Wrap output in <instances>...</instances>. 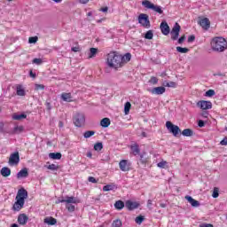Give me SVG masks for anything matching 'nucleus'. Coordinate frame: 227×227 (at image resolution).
Here are the masks:
<instances>
[{
  "label": "nucleus",
  "instance_id": "nucleus-1",
  "mask_svg": "<svg viewBox=\"0 0 227 227\" xmlns=\"http://www.w3.org/2000/svg\"><path fill=\"white\" fill-rule=\"evenodd\" d=\"M107 65L110 68H120L123 67V58L116 51H112L107 55Z\"/></svg>",
  "mask_w": 227,
  "mask_h": 227
},
{
  "label": "nucleus",
  "instance_id": "nucleus-2",
  "mask_svg": "<svg viewBox=\"0 0 227 227\" xmlns=\"http://www.w3.org/2000/svg\"><path fill=\"white\" fill-rule=\"evenodd\" d=\"M212 50L215 52H224L227 49V42L224 37H215L211 42Z\"/></svg>",
  "mask_w": 227,
  "mask_h": 227
},
{
  "label": "nucleus",
  "instance_id": "nucleus-3",
  "mask_svg": "<svg viewBox=\"0 0 227 227\" xmlns=\"http://www.w3.org/2000/svg\"><path fill=\"white\" fill-rule=\"evenodd\" d=\"M142 6H144L147 10H153V12H156V13H159L160 15H162V13H164V11H162V7H160V5H155L149 0H144L142 2Z\"/></svg>",
  "mask_w": 227,
  "mask_h": 227
},
{
  "label": "nucleus",
  "instance_id": "nucleus-4",
  "mask_svg": "<svg viewBox=\"0 0 227 227\" xmlns=\"http://www.w3.org/2000/svg\"><path fill=\"white\" fill-rule=\"evenodd\" d=\"M166 128L174 136V137H178L180 134H182V129H180V127L173 124L171 121H167L166 122Z\"/></svg>",
  "mask_w": 227,
  "mask_h": 227
},
{
  "label": "nucleus",
  "instance_id": "nucleus-5",
  "mask_svg": "<svg viewBox=\"0 0 227 227\" xmlns=\"http://www.w3.org/2000/svg\"><path fill=\"white\" fill-rule=\"evenodd\" d=\"M138 24L145 27V29H150L152 24L150 23V18L148 14L141 13L138 15Z\"/></svg>",
  "mask_w": 227,
  "mask_h": 227
},
{
  "label": "nucleus",
  "instance_id": "nucleus-6",
  "mask_svg": "<svg viewBox=\"0 0 227 227\" xmlns=\"http://www.w3.org/2000/svg\"><path fill=\"white\" fill-rule=\"evenodd\" d=\"M55 203L56 205H59V203H74V205H77V203H81V200L74 196H66L65 199H63V197L59 198Z\"/></svg>",
  "mask_w": 227,
  "mask_h": 227
},
{
  "label": "nucleus",
  "instance_id": "nucleus-7",
  "mask_svg": "<svg viewBox=\"0 0 227 227\" xmlns=\"http://www.w3.org/2000/svg\"><path fill=\"white\" fill-rule=\"evenodd\" d=\"M84 123H86V117H84V114H77L74 118V124L75 127H83Z\"/></svg>",
  "mask_w": 227,
  "mask_h": 227
},
{
  "label": "nucleus",
  "instance_id": "nucleus-8",
  "mask_svg": "<svg viewBox=\"0 0 227 227\" xmlns=\"http://www.w3.org/2000/svg\"><path fill=\"white\" fill-rule=\"evenodd\" d=\"M182 29V27H180V24L176 23L170 31L171 35V40L176 41L178 40V36H180V30Z\"/></svg>",
  "mask_w": 227,
  "mask_h": 227
},
{
  "label": "nucleus",
  "instance_id": "nucleus-9",
  "mask_svg": "<svg viewBox=\"0 0 227 227\" xmlns=\"http://www.w3.org/2000/svg\"><path fill=\"white\" fill-rule=\"evenodd\" d=\"M27 198V191L24 188H20L16 195V200H20V202L22 201L23 203H26Z\"/></svg>",
  "mask_w": 227,
  "mask_h": 227
},
{
  "label": "nucleus",
  "instance_id": "nucleus-10",
  "mask_svg": "<svg viewBox=\"0 0 227 227\" xmlns=\"http://www.w3.org/2000/svg\"><path fill=\"white\" fill-rule=\"evenodd\" d=\"M198 24H200L205 31H208V29H210V20H208V18L199 17Z\"/></svg>",
  "mask_w": 227,
  "mask_h": 227
},
{
  "label": "nucleus",
  "instance_id": "nucleus-11",
  "mask_svg": "<svg viewBox=\"0 0 227 227\" xmlns=\"http://www.w3.org/2000/svg\"><path fill=\"white\" fill-rule=\"evenodd\" d=\"M19 162H20V156L19 155V152L11 154L9 158V164L11 166H15V164H19Z\"/></svg>",
  "mask_w": 227,
  "mask_h": 227
},
{
  "label": "nucleus",
  "instance_id": "nucleus-12",
  "mask_svg": "<svg viewBox=\"0 0 227 227\" xmlns=\"http://www.w3.org/2000/svg\"><path fill=\"white\" fill-rule=\"evenodd\" d=\"M197 106L200 107L203 111H207V109H212V102L200 100L197 103Z\"/></svg>",
  "mask_w": 227,
  "mask_h": 227
},
{
  "label": "nucleus",
  "instance_id": "nucleus-13",
  "mask_svg": "<svg viewBox=\"0 0 227 227\" xmlns=\"http://www.w3.org/2000/svg\"><path fill=\"white\" fill-rule=\"evenodd\" d=\"M160 29L165 36H168V35L170 33L171 29L169 28V25H168V22L166 20H163L160 25Z\"/></svg>",
  "mask_w": 227,
  "mask_h": 227
},
{
  "label": "nucleus",
  "instance_id": "nucleus-14",
  "mask_svg": "<svg viewBox=\"0 0 227 227\" xmlns=\"http://www.w3.org/2000/svg\"><path fill=\"white\" fill-rule=\"evenodd\" d=\"M125 207L126 208H128V210H136V208H139V203L138 202H134L132 200H127L125 203Z\"/></svg>",
  "mask_w": 227,
  "mask_h": 227
},
{
  "label": "nucleus",
  "instance_id": "nucleus-15",
  "mask_svg": "<svg viewBox=\"0 0 227 227\" xmlns=\"http://www.w3.org/2000/svg\"><path fill=\"white\" fill-rule=\"evenodd\" d=\"M119 168L121 171H129L130 165L129 164V160H122L119 162Z\"/></svg>",
  "mask_w": 227,
  "mask_h": 227
},
{
  "label": "nucleus",
  "instance_id": "nucleus-16",
  "mask_svg": "<svg viewBox=\"0 0 227 227\" xmlns=\"http://www.w3.org/2000/svg\"><path fill=\"white\" fill-rule=\"evenodd\" d=\"M184 200H186L188 201V203L191 204V206L193 207V208H198V207H200V201L194 200L192 197H191L190 195H186L184 197Z\"/></svg>",
  "mask_w": 227,
  "mask_h": 227
},
{
  "label": "nucleus",
  "instance_id": "nucleus-17",
  "mask_svg": "<svg viewBox=\"0 0 227 227\" xmlns=\"http://www.w3.org/2000/svg\"><path fill=\"white\" fill-rule=\"evenodd\" d=\"M28 220H29V217H27V215L26 214H20L18 216V223L21 226H26V224H27Z\"/></svg>",
  "mask_w": 227,
  "mask_h": 227
},
{
  "label": "nucleus",
  "instance_id": "nucleus-18",
  "mask_svg": "<svg viewBox=\"0 0 227 227\" xmlns=\"http://www.w3.org/2000/svg\"><path fill=\"white\" fill-rule=\"evenodd\" d=\"M151 93L153 95H163V93H166V88L165 87H154L151 90Z\"/></svg>",
  "mask_w": 227,
  "mask_h": 227
},
{
  "label": "nucleus",
  "instance_id": "nucleus-19",
  "mask_svg": "<svg viewBox=\"0 0 227 227\" xmlns=\"http://www.w3.org/2000/svg\"><path fill=\"white\" fill-rule=\"evenodd\" d=\"M24 203L19 200H16L15 203L12 206V210H14V212H20V210H22V208H24Z\"/></svg>",
  "mask_w": 227,
  "mask_h": 227
},
{
  "label": "nucleus",
  "instance_id": "nucleus-20",
  "mask_svg": "<svg viewBox=\"0 0 227 227\" xmlns=\"http://www.w3.org/2000/svg\"><path fill=\"white\" fill-rule=\"evenodd\" d=\"M0 175H2V176H4V178H8V176L12 175V169H10V168L8 167H4L0 170Z\"/></svg>",
  "mask_w": 227,
  "mask_h": 227
},
{
  "label": "nucleus",
  "instance_id": "nucleus-21",
  "mask_svg": "<svg viewBox=\"0 0 227 227\" xmlns=\"http://www.w3.org/2000/svg\"><path fill=\"white\" fill-rule=\"evenodd\" d=\"M29 176V172L27 171V168H24L17 174V178H27Z\"/></svg>",
  "mask_w": 227,
  "mask_h": 227
},
{
  "label": "nucleus",
  "instance_id": "nucleus-22",
  "mask_svg": "<svg viewBox=\"0 0 227 227\" xmlns=\"http://www.w3.org/2000/svg\"><path fill=\"white\" fill-rule=\"evenodd\" d=\"M45 224H48V226H54V224L58 223V220L52 216L44 218Z\"/></svg>",
  "mask_w": 227,
  "mask_h": 227
},
{
  "label": "nucleus",
  "instance_id": "nucleus-23",
  "mask_svg": "<svg viewBox=\"0 0 227 227\" xmlns=\"http://www.w3.org/2000/svg\"><path fill=\"white\" fill-rule=\"evenodd\" d=\"M180 134L184 137H192V136H194V131L191 129H185Z\"/></svg>",
  "mask_w": 227,
  "mask_h": 227
},
{
  "label": "nucleus",
  "instance_id": "nucleus-24",
  "mask_svg": "<svg viewBox=\"0 0 227 227\" xmlns=\"http://www.w3.org/2000/svg\"><path fill=\"white\" fill-rule=\"evenodd\" d=\"M114 207L116 210H123V208H125V202H123V200H117Z\"/></svg>",
  "mask_w": 227,
  "mask_h": 227
},
{
  "label": "nucleus",
  "instance_id": "nucleus-25",
  "mask_svg": "<svg viewBox=\"0 0 227 227\" xmlns=\"http://www.w3.org/2000/svg\"><path fill=\"white\" fill-rule=\"evenodd\" d=\"M60 98H62L64 102H72V94L64 92L61 94Z\"/></svg>",
  "mask_w": 227,
  "mask_h": 227
},
{
  "label": "nucleus",
  "instance_id": "nucleus-26",
  "mask_svg": "<svg viewBox=\"0 0 227 227\" xmlns=\"http://www.w3.org/2000/svg\"><path fill=\"white\" fill-rule=\"evenodd\" d=\"M49 157H50V159H52L53 160H60V159H61V157H63V155L61 154V153H50Z\"/></svg>",
  "mask_w": 227,
  "mask_h": 227
},
{
  "label": "nucleus",
  "instance_id": "nucleus-27",
  "mask_svg": "<svg viewBox=\"0 0 227 227\" xmlns=\"http://www.w3.org/2000/svg\"><path fill=\"white\" fill-rule=\"evenodd\" d=\"M100 125L103 127V129H107V127L111 125V120L107 117L103 118L100 121Z\"/></svg>",
  "mask_w": 227,
  "mask_h": 227
},
{
  "label": "nucleus",
  "instance_id": "nucleus-28",
  "mask_svg": "<svg viewBox=\"0 0 227 227\" xmlns=\"http://www.w3.org/2000/svg\"><path fill=\"white\" fill-rule=\"evenodd\" d=\"M27 118V115L26 114H13L12 120H17L18 121H20V120H26Z\"/></svg>",
  "mask_w": 227,
  "mask_h": 227
},
{
  "label": "nucleus",
  "instance_id": "nucleus-29",
  "mask_svg": "<svg viewBox=\"0 0 227 227\" xmlns=\"http://www.w3.org/2000/svg\"><path fill=\"white\" fill-rule=\"evenodd\" d=\"M16 93L19 97H26V90L22 89L21 85H18L16 88Z\"/></svg>",
  "mask_w": 227,
  "mask_h": 227
},
{
  "label": "nucleus",
  "instance_id": "nucleus-30",
  "mask_svg": "<svg viewBox=\"0 0 227 227\" xmlns=\"http://www.w3.org/2000/svg\"><path fill=\"white\" fill-rule=\"evenodd\" d=\"M24 131V126H15L12 134H22Z\"/></svg>",
  "mask_w": 227,
  "mask_h": 227
},
{
  "label": "nucleus",
  "instance_id": "nucleus-31",
  "mask_svg": "<svg viewBox=\"0 0 227 227\" xmlns=\"http://www.w3.org/2000/svg\"><path fill=\"white\" fill-rule=\"evenodd\" d=\"M131 152L133 155H139V153H141V150L139 149V145H132Z\"/></svg>",
  "mask_w": 227,
  "mask_h": 227
},
{
  "label": "nucleus",
  "instance_id": "nucleus-32",
  "mask_svg": "<svg viewBox=\"0 0 227 227\" xmlns=\"http://www.w3.org/2000/svg\"><path fill=\"white\" fill-rule=\"evenodd\" d=\"M122 58V65L124 63H129L130 59H132V55L130 53H126L124 56H121Z\"/></svg>",
  "mask_w": 227,
  "mask_h": 227
},
{
  "label": "nucleus",
  "instance_id": "nucleus-33",
  "mask_svg": "<svg viewBox=\"0 0 227 227\" xmlns=\"http://www.w3.org/2000/svg\"><path fill=\"white\" fill-rule=\"evenodd\" d=\"M98 52V49L97 48H90V54H89V58H95L97 56V53Z\"/></svg>",
  "mask_w": 227,
  "mask_h": 227
},
{
  "label": "nucleus",
  "instance_id": "nucleus-34",
  "mask_svg": "<svg viewBox=\"0 0 227 227\" xmlns=\"http://www.w3.org/2000/svg\"><path fill=\"white\" fill-rule=\"evenodd\" d=\"M145 40H153V30H148L145 34Z\"/></svg>",
  "mask_w": 227,
  "mask_h": 227
},
{
  "label": "nucleus",
  "instance_id": "nucleus-35",
  "mask_svg": "<svg viewBox=\"0 0 227 227\" xmlns=\"http://www.w3.org/2000/svg\"><path fill=\"white\" fill-rule=\"evenodd\" d=\"M92 136H95V131L93 130H87L83 133V137L85 139H89V137H91Z\"/></svg>",
  "mask_w": 227,
  "mask_h": 227
},
{
  "label": "nucleus",
  "instance_id": "nucleus-36",
  "mask_svg": "<svg viewBox=\"0 0 227 227\" xmlns=\"http://www.w3.org/2000/svg\"><path fill=\"white\" fill-rule=\"evenodd\" d=\"M130 107H132V105L130 104V102H126L124 105V114H129V113H130Z\"/></svg>",
  "mask_w": 227,
  "mask_h": 227
},
{
  "label": "nucleus",
  "instance_id": "nucleus-37",
  "mask_svg": "<svg viewBox=\"0 0 227 227\" xmlns=\"http://www.w3.org/2000/svg\"><path fill=\"white\" fill-rule=\"evenodd\" d=\"M104 148V145L102 142H98L94 145V150L96 152H101V150Z\"/></svg>",
  "mask_w": 227,
  "mask_h": 227
},
{
  "label": "nucleus",
  "instance_id": "nucleus-38",
  "mask_svg": "<svg viewBox=\"0 0 227 227\" xmlns=\"http://www.w3.org/2000/svg\"><path fill=\"white\" fill-rule=\"evenodd\" d=\"M176 49L177 52H180L181 54H187V52H189L188 48H182L181 46H177Z\"/></svg>",
  "mask_w": 227,
  "mask_h": 227
},
{
  "label": "nucleus",
  "instance_id": "nucleus-39",
  "mask_svg": "<svg viewBox=\"0 0 227 227\" xmlns=\"http://www.w3.org/2000/svg\"><path fill=\"white\" fill-rule=\"evenodd\" d=\"M66 208H67L69 212H75V206L72 203H66Z\"/></svg>",
  "mask_w": 227,
  "mask_h": 227
},
{
  "label": "nucleus",
  "instance_id": "nucleus-40",
  "mask_svg": "<svg viewBox=\"0 0 227 227\" xmlns=\"http://www.w3.org/2000/svg\"><path fill=\"white\" fill-rule=\"evenodd\" d=\"M143 221H145V216L141 215L137 216L135 219V222L137 223V224H143Z\"/></svg>",
  "mask_w": 227,
  "mask_h": 227
},
{
  "label": "nucleus",
  "instance_id": "nucleus-41",
  "mask_svg": "<svg viewBox=\"0 0 227 227\" xmlns=\"http://www.w3.org/2000/svg\"><path fill=\"white\" fill-rule=\"evenodd\" d=\"M121 220L116 219L113 222L112 227H121Z\"/></svg>",
  "mask_w": 227,
  "mask_h": 227
},
{
  "label": "nucleus",
  "instance_id": "nucleus-42",
  "mask_svg": "<svg viewBox=\"0 0 227 227\" xmlns=\"http://www.w3.org/2000/svg\"><path fill=\"white\" fill-rule=\"evenodd\" d=\"M212 198H219V188L215 187L212 193Z\"/></svg>",
  "mask_w": 227,
  "mask_h": 227
},
{
  "label": "nucleus",
  "instance_id": "nucleus-43",
  "mask_svg": "<svg viewBox=\"0 0 227 227\" xmlns=\"http://www.w3.org/2000/svg\"><path fill=\"white\" fill-rule=\"evenodd\" d=\"M113 189H114V186L111 185V184H106L103 187V191L105 192H107L109 191H113Z\"/></svg>",
  "mask_w": 227,
  "mask_h": 227
},
{
  "label": "nucleus",
  "instance_id": "nucleus-44",
  "mask_svg": "<svg viewBox=\"0 0 227 227\" xmlns=\"http://www.w3.org/2000/svg\"><path fill=\"white\" fill-rule=\"evenodd\" d=\"M38 42V36H32L28 39V43H36Z\"/></svg>",
  "mask_w": 227,
  "mask_h": 227
},
{
  "label": "nucleus",
  "instance_id": "nucleus-45",
  "mask_svg": "<svg viewBox=\"0 0 227 227\" xmlns=\"http://www.w3.org/2000/svg\"><path fill=\"white\" fill-rule=\"evenodd\" d=\"M32 63L34 65H42V63H43V60H42V59H34L32 60Z\"/></svg>",
  "mask_w": 227,
  "mask_h": 227
},
{
  "label": "nucleus",
  "instance_id": "nucleus-46",
  "mask_svg": "<svg viewBox=\"0 0 227 227\" xmlns=\"http://www.w3.org/2000/svg\"><path fill=\"white\" fill-rule=\"evenodd\" d=\"M47 169H51V171H58V166H56V164H51L47 166Z\"/></svg>",
  "mask_w": 227,
  "mask_h": 227
},
{
  "label": "nucleus",
  "instance_id": "nucleus-47",
  "mask_svg": "<svg viewBox=\"0 0 227 227\" xmlns=\"http://www.w3.org/2000/svg\"><path fill=\"white\" fill-rule=\"evenodd\" d=\"M214 95H215V90H208L206 92V97H214Z\"/></svg>",
  "mask_w": 227,
  "mask_h": 227
},
{
  "label": "nucleus",
  "instance_id": "nucleus-48",
  "mask_svg": "<svg viewBox=\"0 0 227 227\" xmlns=\"http://www.w3.org/2000/svg\"><path fill=\"white\" fill-rule=\"evenodd\" d=\"M149 82H151V84H157V82H159V79L155 76H152Z\"/></svg>",
  "mask_w": 227,
  "mask_h": 227
},
{
  "label": "nucleus",
  "instance_id": "nucleus-49",
  "mask_svg": "<svg viewBox=\"0 0 227 227\" xmlns=\"http://www.w3.org/2000/svg\"><path fill=\"white\" fill-rule=\"evenodd\" d=\"M168 162L167 161H160L157 164L158 168H166Z\"/></svg>",
  "mask_w": 227,
  "mask_h": 227
},
{
  "label": "nucleus",
  "instance_id": "nucleus-50",
  "mask_svg": "<svg viewBox=\"0 0 227 227\" xmlns=\"http://www.w3.org/2000/svg\"><path fill=\"white\" fill-rule=\"evenodd\" d=\"M72 52H81V46L77 45L71 48Z\"/></svg>",
  "mask_w": 227,
  "mask_h": 227
},
{
  "label": "nucleus",
  "instance_id": "nucleus-51",
  "mask_svg": "<svg viewBox=\"0 0 227 227\" xmlns=\"http://www.w3.org/2000/svg\"><path fill=\"white\" fill-rule=\"evenodd\" d=\"M187 37L185 35L181 36L178 40L177 43H179V45H182V43H184V42H185V39Z\"/></svg>",
  "mask_w": 227,
  "mask_h": 227
},
{
  "label": "nucleus",
  "instance_id": "nucleus-52",
  "mask_svg": "<svg viewBox=\"0 0 227 227\" xmlns=\"http://www.w3.org/2000/svg\"><path fill=\"white\" fill-rule=\"evenodd\" d=\"M194 40H196V36L194 35H192L188 37V43H192V42H194Z\"/></svg>",
  "mask_w": 227,
  "mask_h": 227
},
{
  "label": "nucleus",
  "instance_id": "nucleus-53",
  "mask_svg": "<svg viewBox=\"0 0 227 227\" xmlns=\"http://www.w3.org/2000/svg\"><path fill=\"white\" fill-rule=\"evenodd\" d=\"M35 90H45V85L43 84H35Z\"/></svg>",
  "mask_w": 227,
  "mask_h": 227
},
{
  "label": "nucleus",
  "instance_id": "nucleus-54",
  "mask_svg": "<svg viewBox=\"0 0 227 227\" xmlns=\"http://www.w3.org/2000/svg\"><path fill=\"white\" fill-rule=\"evenodd\" d=\"M198 126L201 129L203 127H205V121L203 120H199L198 121Z\"/></svg>",
  "mask_w": 227,
  "mask_h": 227
},
{
  "label": "nucleus",
  "instance_id": "nucleus-55",
  "mask_svg": "<svg viewBox=\"0 0 227 227\" xmlns=\"http://www.w3.org/2000/svg\"><path fill=\"white\" fill-rule=\"evenodd\" d=\"M88 181L90 182L91 184H97V182H98L97 179L93 176H90L88 178Z\"/></svg>",
  "mask_w": 227,
  "mask_h": 227
},
{
  "label": "nucleus",
  "instance_id": "nucleus-56",
  "mask_svg": "<svg viewBox=\"0 0 227 227\" xmlns=\"http://www.w3.org/2000/svg\"><path fill=\"white\" fill-rule=\"evenodd\" d=\"M220 145H222V146H227V137H224L221 142Z\"/></svg>",
  "mask_w": 227,
  "mask_h": 227
},
{
  "label": "nucleus",
  "instance_id": "nucleus-57",
  "mask_svg": "<svg viewBox=\"0 0 227 227\" xmlns=\"http://www.w3.org/2000/svg\"><path fill=\"white\" fill-rule=\"evenodd\" d=\"M168 88H176V82H168Z\"/></svg>",
  "mask_w": 227,
  "mask_h": 227
},
{
  "label": "nucleus",
  "instance_id": "nucleus-58",
  "mask_svg": "<svg viewBox=\"0 0 227 227\" xmlns=\"http://www.w3.org/2000/svg\"><path fill=\"white\" fill-rule=\"evenodd\" d=\"M4 132V123L0 122V134Z\"/></svg>",
  "mask_w": 227,
  "mask_h": 227
},
{
  "label": "nucleus",
  "instance_id": "nucleus-59",
  "mask_svg": "<svg viewBox=\"0 0 227 227\" xmlns=\"http://www.w3.org/2000/svg\"><path fill=\"white\" fill-rule=\"evenodd\" d=\"M29 75L32 79H36V73H33V70L29 71Z\"/></svg>",
  "mask_w": 227,
  "mask_h": 227
},
{
  "label": "nucleus",
  "instance_id": "nucleus-60",
  "mask_svg": "<svg viewBox=\"0 0 227 227\" xmlns=\"http://www.w3.org/2000/svg\"><path fill=\"white\" fill-rule=\"evenodd\" d=\"M200 227H214V225L212 223H202Z\"/></svg>",
  "mask_w": 227,
  "mask_h": 227
},
{
  "label": "nucleus",
  "instance_id": "nucleus-61",
  "mask_svg": "<svg viewBox=\"0 0 227 227\" xmlns=\"http://www.w3.org/2000/svg\"><path fill=\"white\" fill-rule=\"evenodd\" d=\"M81 4H88L90 3V0H78Z\"/></svg>",
  "mask_w": 227,
  "mask_h": 227
},
{
  "label": "nucleus",
  "instance_id": "nucleus-62",
  "mask_svg": "<svg viewBox=\"0 0 227 227\" xmlns=\"http://www.w3.org/2000/svg\"><path fill=\"white\" fill-rule=\"evenodd\" d=\"M201 116L203 117V118H208V112H202V114H201Z\"/></svg>",
  "mask_w": 227,
  "mask_h": 227
},
{
  "label": "nucleus",
  "instance_id": "nucleus-63",
  "mask_svg": "<svg viewBox=\"0 0 227 227\" xmlns=\"http://www.w3.org/2000/svg\"><path fill=\"white\" fill-rule=\"evenodd\" d=\"M109 10L108 7H104L100 9V12H103L104 13H106V12H107Z\"/></svg>",
  "mask_w": 227,
  "mask_h": 227
},
{
  "label": "nucleus",
  "instance_id": "nucleus-64",
  "mask_svg": "<svg viewBox=\"0 0 227 227\" xmlns=\"http://www.w3.org/2000/svg\"><path fill=\"white\" fill-rule=\"evenodd\" d=\"M87 157H89V159H91V157H93V154L91 153V152L87 153Z\"/></svg>",
  "mask_w": 227,
  "mask_h": 227
}]
</instances>
